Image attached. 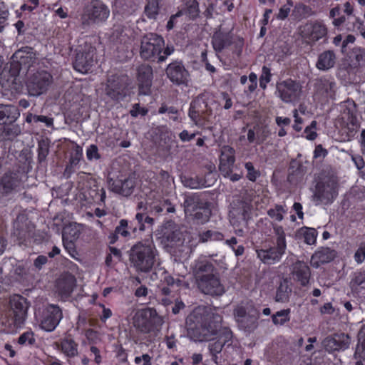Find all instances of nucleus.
I'll return each mask as SVG.
<instances>
[{"mask_svg":"<svg viewBox=\"0 0 365 365\" xmlns=\"http://www.w3.org/2000/svg\"><path fill=\"white\" fill-rule=\"evenodd\" d=\"M148 113V109L145 107H141L140 103H134L130 110V114L133 118H137L139 115L145 116Z\"/></svg>","mask_w":365,"mask_h":365,"instance_id":"nucleus-56","label":"nucleus"},{"mask_svg":"<svg viewBox=\"0 0 365 365\" xmlns=\"http://www.w3.org/2000/svg\"><path fill=\"white\" fill-rule=\"evenodd\" d=\"M272 76L271 69L267 66H263L262 68V73L259 76V87L262 89H265L267 83L271 81Z\"/></svg>","mask_w":365,"mask_h":365,"instance_id":"nucleus-48","label":"nucleus"},{"mask_svg":"<svg viewBox=\"0 0 365 365\" xmlns=\"http://www.w3.org/2000/svg\"><path fill=\"white\" fill-rule=\"evenodd\" d=\"M215 267L213 264L207 261L201 262L197 266V276L201 274H212Z\"/></svg>","mask_w":365,"mask_h":365,"instance_id":"nucleus-53","label":"nucleus"},{"mask_svg":"<svg viewBox=\"0 0 365 365\" xmlns=\"http://www.w3.org/2000/svg\"><path fill=\"white\" fill-rule=\"evenodd\" d=\"M98 306L102 308V313L100 314V319L102 322H106L108 319L111 317L113 312L110 308L106 307L102 303H99Z\"/></svg>","mask_w":365,"mask_h":365,"instance_id":"nucleus-63","label":"nucleus"},{"mask_svg":"<svg viewBox=\"0 0 365 365\" xmlns=\"http://www.w3.org/2000/svg\"><path fill=\"white\" fill-rule=\"evenodd\" d=\"M354 260L358 263H362L365 259V242L360 244L359 247L355 252L354 256Z\"/></svg>","mask_w":365,"mask_h":365,"instance_id":"nucleus-59","label":"nucleus"},{"mask_svg":"<svg viewBox=\"0 0 365 365\" xmlns=\"http://www.w3.org/2000/svg\"><path fill=\"white\" fill-rule=\"evenodd\" d=\"M142 361H143V365H152V358L148 354H143L140 356H136L134 359L135 364H140Z\"/></svg>","mask_w":365,"mask_h":365,"instance_id":"nucleus-64","label":"nucleus"},{"mask_svg":"<svg viewBox=\"0 0 365 365\" xmlns=\"http://www.w3.org/2000/svg\"><path fill=\"white\" fill-rule=\"evenodd\" d=\"M73 68L82 73H87L94 66L96 49L91 43L79 46L76 50Z\"/></svg>","mask_w":365,"mask_h":365,"instance_id":"nucleus-14","label":"nucleus"},{"mask_svg":"<svg viewBox=\"0 0 365 365\" xmlns=\"http://www.w3.org/2000/svg\"><path fill=\"white\" fill-rule=\"evenodd\" d=\"M213 98L210 93L198 95L192 101L188 115L197 125H204L212 114L210 104Z\"/></svg>","mask_w":365,"mask_h":365,"instance_id":"nucleus-8","label":"nucleus"},{"mask_svg":"<svg viewBox=\"0 0 365 365\" xmlns=\"http://www.w3.org/2000/svg\"><path fill=\"white\" fill-rule=\"evenodd\" d=\"M111 190L125 197L131 195L136 185V180L131 175H120L115 179H110Z\"/></svg>","mask_w":365,"mask_h":365,"instance_id":"nucleus-22","label":"nucleus"},{"mask_svg":"<svg viewBox=\"0 0 365 365\" xmlns=\"http://www.w3.org/2000/svg\"><path fill=\"white\" fill-rule=\"evenodd\" d=\"M336 61V55L333 51L327 50L318 56L316 66L319 70L327 71L334 67Z\"/></svg>","mask_w":365,"mask_h":365,"instance_id":"nucleus-33","label":"nucleus"},{"mask_svg":"<svg viewBox=\"0 0 365 365\" xmlns=\"http://www.w3.org/2000/svg\"><path fill=\"white\" fill-rule=\"evenodd\" d=\"M287 212L285 207L276 204L273 208L267 210L268 216L274 221L281 222L284 218V215Z\"/></svg>","mask_w":365,"mask_h":365,"instance_id":"nucleus-46","label":"nucleus"},{"mask_svg":"<svg viewBox=\"0 0 365 365\" xmlns=\"http://www.w3.org/2000/svg\"><path fill=\"white\" fill-rule=\"evenodd\" d=\"M52 81V76L46 71H37L29 78L26 86L31 96H38L45 93Z\"/></svg>","mask_w":365,"mask_h":365,"instance_id":"nucleus-15","label":"nucleus"},{"mask_svg":"<svg viewBox=\"0 0 365 365\" xmlns=\"http://www.w3.org/2000/svg\"><path fill=\"white\" fill-rule=\"evenodd\" d=\"M127 76H112L107 81L106 93L113 101H119L126 96L128 86Z\"/></svg>","mask_w":365,"mask_h":365,"instance_id":"nucleus-18","label":"nucleus"},{"mask_svg":"<svg viewBox=\"0 0 365 365\" xmlns=\"http://www.w3.org/2000/svg\"><path fill=\"white\" fill-rule=\"evenodd\" d=\"M315 96L322 101L335 99L336 83L333 77L323 76L317 78L314 83Z\"/></svg>","mask_w":365,"mask_h":365,"instance_id":"nucleus-16","label":"nucleus"},{"mask_svg":"<svg viewBox=\"0 0 365 365\" xmlns=\"http://www.w3.org/2000/svg\"><path fill=\"white\" fill-rule=\"evenodd\" d=\"M80 235V232L76 228H73L71 226L66 227L63 230V238L65 240L68 239L71 241L76 240Z\"/></svg>","mask_w":365,"mask_h":365,"instance_id":"nucleus-52","label":"nucleus"},{"mask_svg":"<svg viewBox=\"0 0 365 365\" xmlns=\"http://www.w3.org/2000/svg\"><path fill=\"white\" fill-rule=\"evenodd\" d=\"M185 185L192 189L207 187L209 184L205 182L203 175H197L185 180Z\"/></svg>","mask_w":365,"mask_h":365,"instance_id":"nucleus-43","label":"nucleus"},{"mask_svg":"<svg viewBox=\"0 0 365 365\" xmlns=\"http://www.w3.org/2000/svg\"><path fill=\"white\" fill-rule=\"evenodd\" d=\"M36 318L42 330L51 332L56 329L61 321L63 312L58 305L48 304L36 312Z\"/></svg>","mask_w":365,"mask_h":365,"instance_id":"nucleus-12","label":"nucleus"},{"mask_svg":"<svg viewBox=\"0 0 365 365\" xmlns=\"http://www.w3.org/2000/svg\"><path fill=\"white\" fill-rule=\"evenodd\" d=\"M353 55L359 66H365V48H354L353 51Z\"/></svg>","mask_w":365,"mask_h":365,"instance_id":"nucleus-57","label":"nucleus"},{"mask_svg":"<svg viewBox=\"0 0 365 365\" xmlns=\"http://www.w3.org/2000/svg\"><path fill=\"white\" fill-rule=\"evenodd\" d=\"M165 46L164 38L155 33L145 35L140 40V56L145 61L158 62Z\"/></svg>","mask_w":365,"mask_h":365,"instance_id":"nucleus-11","label":"nucleus"},{"mask_svg":"<svg viewBox=\"0 0 365 365\" xmlns=\"http://www.w3.org/2000/svg\"><path fill=\"white\" fill-rule=\"evenodd\" d=\"M253 205L251 200L242 198L234 203L230 212V222L238 236H243L245 229L252 217Z\"/></svg>","mask_w":365,"mask_h":365,"instance_id":"nucleus-5","label":"nucleus"},{"mask_svg":"<svg viewBox=\"0 0 365 365\" xmlns=\"http://www.w3.org/2000/svg\"><path fill=\"white\" fill-rule=\"evenodd\" d=\"M30 47H26L16 51L13 55L14 60L11 63V71L14 75H18L20 70H28L34 63V57Z\"/></svg>","mask_w":365,"mask_h":365,"instance_id":"nucleus-21","label":"nucleus"},{"mask_svg":"<svg viewBox=\"0 0 365 365\" xmlns=\"http://www.w3.org/2000/svg\"><path fill=\"white\" fill-rule=\"evenodd\" d=\"M211 43L213 49L216 52L220 53L233 43V35L231 31H223L220 26L214 31L211 38Z\"/></svg>","mask_w":365,"mask_h":365,"instance_id":"nucleus-27","label":"nucleus"},{"mask_svg":"<svg viewBox=\"0 0 365 365\" xmlns=\"http://www.w3.org/2000/svg\"><path fill=\"white\" fill-rule=\"evenodd\" d=\"M110 16V9L101 0H91L83 10L81 21L83 25L98 24L105 22Z\"/></svg>","mask_w":365,"mask_h":365,"instance_id":"nucleus-13","label":"nucleus"},{"mask_svg":"<svg viewBox=\"0 0 365 365\" xmlns=\"http://www.w3.org/2000/svg\"><path fill=\"white\" fill-rule=\"evenodd\" d=\"M223 239V234L216 230H207L200 234V240L202 242L222 241Z\"/></svg>","mask_w":365,"mask_h":365,"instance_id":"nucleus-47","label":"nucleus"},{"mask_svg":"<svg viewBox=\"0 0 365 365\" xmlns=\"http://www.w3.org/2000/svg\"><path fill=\"white\" fill-rule=\"evenodd\" d=\"M235 150L230 145L221 148L219 157V170L222 175H228L233 170L236 160Z\"/></svg>","mask_w":365,"mask_h":365,"instance_id":"nucleus-25","label":"nucleus"},{"mask_svg":"<svg viewBox=\"0 0 365 365\" xmlns=\"http://www.w3.org/2000/svg\"><path fill=\"white\" fill-rule=\"evenodd\" d=\"M128 32L130 34H128L125 31H123V33L121 34L120 37V42L124 41V43L126 45V49L129 48L128 45H131L132 43L134 41V38H135L133 31L128 30Z\"/></svg>","mask_w":365,"mask_h":365,"instance_id":"nucleus-62","label":"nucleus"},{"mask_svg":"<svg viewBox=\"0 0 365 365\" xmlns=\"http://www.w3.org/2000/svg\"><path fill=\"white\" fill-rule=\"evenodd\" d=\"M291 276L295 283L306 287L310 284L311 269L307 263L298 260L292 265Z\"/></svg>","mask_w":365,"mask_h":365,"instance_id":"nucleus-24","label":"nucleus"},{"mask_svg":"<svg viewBox=\"0 0 365 365\" xmlns=\"http://www.w3.org/2000/svg\"><path fill=\"white\" fill-rule=\"evenodd\" d=\"M168 79L176 86L187 85L189 72L182 61H175L169 63L165 70Z\"/></svg>","mask_w":365,"mask_h":365,"instance_id":"nucleus-20","label":"nucleus"},{"mask_svg":"<svg viewBox=\"0 0 365 365\" xmlns=\"http://www.w3.org/2000/svg\"><path fill=\"white\" fill-rule=\"evenodd\" d=\"M344 113L347 115V120L352 126V128L349 129L350 133L349 135L354 136L356 133V130L359 127L357 123L356 109L355 103H352L351 108H346L344 110Z\"/></svg>","mask_w":365,"mask_h":365,"instance_id":"nucleus-40","label":"nucleus"},{"mask_svg":"<svg viewBox=\"0 0 365 365\" xmlns=\"http://www.w3.org/2000/svg\"><path fill=\"white\" fill-rule=\"evenodd\" d=\"M317 231L315 229L312 228L305 232L304 233V241L308 245H313L317 240Z\"/></svg>","mask_w":365,"mask_h":365,"instance_id":"nucleus-61","label":"nucleus"},{"mask_svg":"<svg viewBox=\"0 0 365 365\" xmlns=\"http://www.w3.org/2000/svg\"><path fill=\"white\" fill-rule=\"evenodd\" d=\"M290 309H282L277 312L272 316V320L274 325H284L290 320Z\"/></svg>","mask_w":365,"mask_h":365,"instance_id":"nucleus-45","label":"nucleus"},{"mask_svg":"<svg viewBox=\"0 0 365 365\" xmlns=\"http://www.w3.org/2000/svg\"><path fill=\"white\" fill-rule=\"evenodd\" d=\"M288 171V180L291 182H297L303 179L307 173V168L301 161L292 159L289 163Z\"/></svg>","mask_w":365,"mask_h":365,"instance_id":"nucleus-31","label":"nucleus"},{"mask_svg":"<svg viewBox=\"0 0 365 365\" xmlns=\"http://www.w3.org/2000/svg\"><path fill=\"white\" fill-rule=\"evenodd\" d=\"M86 156L89 160L93 159L98 160L101 158V155L98 153V149L96 145H91L86 150Z\"/></svg>","mask_w":365,"mask_h":365,"instance_id":"nucleus-60","label":"nucleus"},{"mask_svg":"<svg viewBox=\"0 0 365 365\" xmlns=\"http://www.w3.org/2000/svg\"><path fill=\"white\" fill-rule=\"evenodd\" d=\"M153 69L149 65H141L137 70L139 95H150L153 81Z\"/></svg>","mask_w":365,"mask_h":365,"instance_id":"nucleus-23","label":"nucleus"},{"mask_svg":"<svg viewBox=\"0 0 365 365\" xmlns=\"http://www.w3.org/2000/svg\"><path fill=\"white\" fill-rule=\"evenodd\" d=\"M88 197L90 198L93 203L102 205L105 203L106 197L105 189L95 183L93 187L88 190Z\"/></svg>","mask_w":365,"mask_h":365,"instance_id":"nucleus-38","label":"nucleus"},{"mask_svg":"<svg viewBox=\"0 0 365 365\" xmlns=\"http://www.w3.org/2000/svg\"><path fill=\"white\" fill-rule=\"evenodd\" d=\"M312 260L314 262V264L317 267L321 264L329 262L331 260L330 250L329 249H325L316 252L312 256Z\"/></svg>","mask_w":365,"mask_h":365,"instance_id":"nucleus-44","label":"nucleus"},{"mask_svg":"<svg viewBox=\"0 0 365 365\" xmlns=\"http://www.w3.org/2000/svg\"><path fill=\"white\" fill-rule=\"evenodd\" d=\"M359 343L354 352L355 358L365 359V324L363 325L358 334Z\"/></svg>","mask_w":365,"mask_h":365,"instance_id":"nucleus-42","label":"nucleus"},{"mask_svg":"<svg viewBox=\"0 0 365 365\" xmlns=\"http://www.w3.org/2000/svg\"><path fill=\"white\" fill-rule=\"evenodd\" d=\"M78 344L71 337L62 339L59 344L61 352L68 358H73L78 355Z\"/></svg>","mask_w":365,"mask_h":365,"instance_id":"nucleus-36","label":"nucleus"},{"mask_svg":"<svg viewBox=\"0 0 365 365\" xmlns=\"http://www.w3.org/2000/svg\"><path fill=\"white\" fill-rule=\"evenodd\" d=\"M9 308L0 316L1 331L13 333L25 322L29 304L27 299L20 294H14L9 298Z\"/></svg>","mask_w":365,"mask_h":365,"instance_id":"nucleus-2","label":"nucleus"},{"mask_svg":"<svg viewBox=\"0 0 365 365\" xmlns=\"http://www.w3.org/2000/svg\"><path fill=\"white\" fill-rule=\"evenodd\" d=\"M274 232L277 236L276 244L280 246L287 247V242L285 239V233L284 228L280 225H274L273 227Z\"/></svg>","mask_w":365,"mask_h":365,"instance_id":"nucleus-51","label":"nucleus"},{"mask_svg":"<svg viewBox=\"0 0 365 365\" xmlns=\"http://www.w3.org/2000/svg\"><path fill=\"white\" fill-rule=\"evenodd\" d=\"M187 13L192 18H195L199 14V4L197 0H191L187 4Z\"/></svg>","mask_w":365,"mask_h":365,"instance_id":"nucleus-58","label":"nucleus"},{"mask_svg":"<svg viewBox=\"0 0 365 365\" xmlns=\"http://www.w3.org/2000/svg\"><path fill=\"white\" fill-rule=\"evenodd\" d=\"M83 157V149L78 145H76L71 153L69 164L70 167L76 166Z\"/></svg>","mask_w":365,"mask_h":365,"instance_id":"nucleus-49","label":"nucleus"},{"mask_svg":"<svg viewBox=\"0 0 365 365\" xmlns=\"http://www.w3.org/2000/svg\"><path fill=\"white\" fill-rule=\"evenodd\" d=\"M287 247L276 244L275 246L257 251V257L264 264H273L280 261Z\"/></svg>","mask_w":365,"mask_h":365,"instance_id":"nucleus-26","label":"nucleus"},{"mask_svg":"<svg viewBox=\"0 0 365 365\" xmlns=\"http://www.w3.org/2000/svg\"><path fill=\"white\" fill-rule=\"evenodd\" d=\"M143 202H140L138 205V212L132 220H120L115 229V233L124 238H135L139 237L142 232L148 230L149 235L151 236L154 219L146 212H141Z\"/></svg>","mask_w":365,"mask_h":365,"instance_id":"nucleus-3","label":"nucleus"},{"mask_svg":"<svg viewBox=\"0 0 365 365\" xmlns=\"http://www.w3.org/2000/svg\"><path fill=\"white\" fill-rule=\"evenodd\" d=\"M350 287L353 292L359 294L365 289V272L358 271L354 273L350 282Z\"/></svg>","mask_w":365,"mask_h":365,"instance_id":"nucleus-39","label":"nucleus"},{"mask_svg":"<svg viewBox=\"0 0 365 365\" xmlns=\"http://www.w3.org/2000/svg\"><path fill=\"white\" fill-rule=\"evenodd\" d=\"M315 14L313 9L302 2L297 3L292 11V16L294 21H299Z\"/></svg>","mask_w":365,"mask_h":365,"instance_id":"nucleus-34","label":"nucleus"},{"mask_svg":"<svg viewBox=\"0 0 365 365\" xmlns=\"http://www.w3.org/2000/svg\"><path fill=\"white\" fill-rule=\"evenodd\" d=\"M184 207L185 213L192 216L198 224L205 223L210 217V203L197 194L185 195Z\"/></svg>","mask_w":365,"mask_h":365,"instance_id":"nucleus-10","label":"nucleus"},{"mask_svg":"<svg viewBox=\"0 0 365 365\" xmlns=\"http://www.w3.org/2000/svg\"><path fill=\"white\" fill-rule=\"evenodd\" d=\"M199 289L205 294L221 296L225 293V287L220 280L213 274L197 276Z\"/></svg>","mask_w":365,"mask_h":365,"instance_id":"nucleus-19","label":"nucleus"},{"mask_svg":"<svg viewBox=\"0 0 365 365\" xmlns=\"http://www.w3.org/2000/svg\"><path fill=\"white\" fill-rule=\"evenodd\" d=\"M298 34L302 39L310 46L322 41H328V28L322 19L308 20L298 28Z\"/></svg>","mask_w":365,"mask_h":365,"instance_id":"nucleus-7","label":"nucleus"},{"mask_svg":"<svg viewBox=\"0 0 365 365\" xmlns=\"http://www.w3.org/2000/svg\"><path fill=\"white\" fill-rule=\"evenodd\" d=\"M156 252L152 240L138 242L131 247L129 259L138 272H149L155 264Z\"/></svg>","mask_w":365,"mask_h":365,"instance_id":"nucleus-4","label":"nucleus"},{"mask_svg":"<svg viewBox=\"0 0 365 365\" xmlns=\"http://www.w3.org/2000/svg\"><path fill=\"white\" fill-rule=\"evenodd\" d=\"M222 317L214 314L207 307H198L193 309L186 319L187 334L195 341H210L208 350L212 360L217 364L218 356L223 348L233 343V333L228 327H221Z\"/></svg>","mask_w":365,"mask_h":365,"instance_id":"nucleus-1","label":"nucleus"},{"mask_svg":"<svg viewBox=\"0 0 365 365\" xmlns=\"http://www.w3.org/2000/svg\"><path fill=\"white\" fill-rule=\"evenodd\" d=\"M292 287L288 279H284L280 282L277 287L274 299L277 302H288L292 294Z\"/></svg>","mask_w":365,"mask_h":365,"instance_id":"nucleus-35","label":"nucleus"},{"mask_svg":"<svg viewBox=\"0 0 365 365\" xmlns=\"http://www.w3.org/2000/svg\"><path fill=\"white\" fill-rule=\"evenodd\" d=\"M323 346L328 352L344 350L349 347V336L344 334H334L326 337L323 342Z\"/></svg>","mask_w":365,"mask_h":365,"instance_id":"nucleus-29","label":"nucleus"},{"mask_svg":"<svg viewBox=\"0 0 365 365\" xmlns=\"http://www.w3.org/2000/svg\"><path fill=\"white\" fill-rule=\"evenodd\" d=\"M276 90L279 98L284 103H292L298 100L301 86L298 82L287 78L277 83Z\"/></svg>","mask_w":365,"mask_h":365,"instance_id":"nucleus-17","label":"nucleus"},{"mask_svg":"<svg viewBox=\"0 0 365 365\" xmlns=\"http://www.w3.org/2000/svg\"><path fill=\"white\" fill-rule=\"evenodd\" d=\"M161 1L162 0H146L144 14L148 19H156L159 13Z\"/></svg>","mask_w":365,"mask_h":365,"instance_id":"nucleus-41","label":"nucleus"},{"mask_svg":"<svg viewBox=\"0 0 365 365\" xmlns=\"http://www.w3.org/2000/svg\"><path fill=\"white\" fill-rule=\"evenodd\" d=\"M287 5H283L280 7L279 12L276 16V18L278 20H285L288 17L291 11L290 7L293 6L294 4L292 0H287Z\"/></svg>","mask_w":365,"mask_h":365,"instance_id":"nucleus-54","label":"nucleus"},{"mask_svg":"<svg viewBox=\"0 0 365 365\" xmlns=\"http://www.w3.org/2000/svg\"><path fill=\"white\" fill-rule=\"evenodd\" d=\"M133 327L143 334L155 333L161 329L163 319L153 308L138 310L133 317Z\"/></svg>","mask_w":365,"mask_h":365,"instance_id":"nucleus-6","label":"nucleus"},{"mask_svg":"<svg viewBox=\"0 0 365 365\" xmlns=\"http://www.w3.org/2000/svg\"><path fill=\"white\" fill-rule=\"evenodd\" d=\"M245 168L247 172L246 175L247 178L251 182H255L260 175L259 170L254 167L252 162L245 163Z\"/></svg>","mask_w":365,"mask_h":365,"instance_id":"nucleus-50","label":"nucleus"},{"mask_svg":"<svg viewBox=\"0 0 365 365\" xmlns=\"http://www.w3.org/2000/svg\"><path fill=\"white\" fill-rule=\"evenodd\" d=\"M20 116L19 108L13 105L0 104V123L11 124Z\"/></svg>","mask_w":365,"mask_h":365,"instance_id":"nucleus-32","label":"nucleus"},{"mask_svg":"<svg viewBox=\"0 0 365 365\" xmlns=\"http://www.w3.org/2000/svg\"><path fill=\"white\" fill-rule=\"evenodd\" d=\"M76 284L75 277L69 272L62 274L56 282V288L61 297L71 296Z\"/></svg>","mask_w":365,"mask_h":365,"instance_id":"nucleus-28","label":"nucleus"},{"mask_svg":"<svg viewBox=\"0 0 365 365\" xmlns=\"http://www.w3.org/2000/svg\"><path fill=\"white\" fill-rule=\"evenodd\" d=\"M338 195V183L336 180L330 175H322L319 178L315 185L313 200L317 203L330 205Z\"/></svg>","mask_w":365,"mask_h":365,"instance_id":"nucleus-9","label":"nucleus"},{"mask_svg":"<svg viewBox=\"0 0 365 365\" xmlns=\"http://www.w3.org/2000/svg\"><path fill=\"white\" fill-rule=\"evenodd\" d=\"M317 123L316 120L312 121L309 126H307L304 130L305 138L309 140H314L317 137L316 132Z\"/></svg>","mask_w":365,"mask_h":365,"instance_id":"nucleus-55","label":"nucleus"},{"mask_svg":"<svg viewBox=\"0 0 365 365\" xmlns=\"http://www.w3.org/2000/svg\"><path fill=\"white\" fill-rule=\"evenodd\" d=\"M21 180L19 172L5 173L0 179V192L6 195L11 193L19 185Z\"/></svg>","mask_w":365,"mask_h":365,"instance_id":"nucleus-30","label":"nucleus"},{"mask_svg":"<svg viewBox=\"0 0 365 365\" xmlns=\"http://www.w3.org/2000/svg\"><path fill=\"white\" fill-rule=\"evenodd\" d=\"M13 342L21 347L33 348L36 346L35 334L31 329L21 334L16 339H14Z\"/></svg>","mask_w":365,"mask_h":365,"instance_id":"nucleus-37","label":"nucleus"}]
</instances>
